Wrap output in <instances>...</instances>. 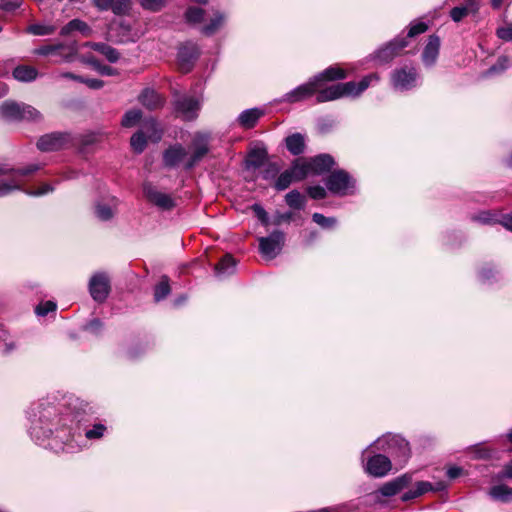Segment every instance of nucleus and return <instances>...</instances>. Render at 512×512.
I'll use <instances>...</instances> for the list:
<instances>
[{
    "label": "nucleus",
    "mask_w": 512,
    "mask_h": 512,
    "mask_svg": "<svg viewBox=\"0 0 512 512\" xmlns=\"http://www.w3.org/2000/svg\"><path fill=\"white\" fill-rule=\"evenodd\" d=\"M77 415L60 413L48 401H41L29 412V435L39 446L60 453H76L85 447L83 440H99L107 432L101 422L82 430Z\"/></svg>",
    "instance_id": "1"
},
{
    "label": "nucleus",
    "mask_w": 512,
    "mask_h": 512,
    "mask_svg": "<svg viewBox=\"0 0 512 512\" xmlns=\"http://www.w3.org/2000/svg\"><path fill=\"white\" fill-rule=\"evenodd\" d=\"M41 167L39 163H32L23 168H13L8 164L0 163V197L14 191H22L34 197L52 193L55 187L49 183H44L37 189H24L26 177L37 172Z\"/></svg>",
    "instance_id": "2"
},
{
    "label": "nucleus",
    "mask_w": 512,
    "mask_h": 512,
    "mask_svg": "<svg viewBox=\"0 0 512 512\" xmlns=\"http://www.w3.org/2000/svg\"><path fill=\"white\" fill-rule=\"evenodd\" d=\"M380 76L378 73H370L364 76L360 81H349L345 83H336L330 86L319 87L316 95L317 103H324L334 101L343 97H359L370 86L379 82Z\"/></svg>",
    "instance_id": "3"
},
{
    "label": "nucleus",
    "mask_w": 512,
    "mask_h": 512,
    "mask_svg": "<svg viewBox=\"0 0 512 512\" xmlns=\"http://www.w3.org/2000/svg\"><path fill=\"white\" fill-rule=\"evenodd\" d=\"M370 450L383 452L396 467H403L411 456L409 442L398 434L386 433L378 437L363 450V455Z\"/></svg>",
    "instance_id": "4"
},
{
    "label": "nucleus",
    "mask_w": 512,
    "mask_h": 512,
    "mask_svg": "<svg viewBox=\"0 0 512 512\" xmlns=\"http://www.w3.org/2000/svg\"><path fill=\"white\" fill-rule=\"evenodd\" d=\"M327 190L336 196H354L359 193L357 179L344 169H335L325 178Z\"/></svg>",
    "instance_id": "5"
},
{
    "label": "nucleus",
    "mask_w": 512,
    "mask_h": 512,
    "mask_svg": "<svg viewBox=\"0 0 512 512\" xmlns=\"http://www.w3.org/2000/svg\"><path fill=\"white\" fill-rule=\"evenodd\" d=\"M421 78L417 68L409 63L396 67L390 74V83L399 92L410 91L420 85Z\"/></svg>",
    "instance_id": "6"
},
{
    "label": "nucleus",
    "mask_w": 512,
    "mask_h": 512,
    "mask_svg": "<svg viewBox=\"0 0 512 512\" xmlns=\"http://www.w3.org/2000/svg\"><path fill=\"white\" fill-rule=\"evenodd\" d=\"M0 114L9 121H33L42 120L41 113L31 105L25 103H17L14 101H5L0 106Z\"/></svg>",
    "instance_id": "7"
},
{
    "label": "nucleus",
    "mask_w": 512,
    "mask_h": 512,
    "mask_svg": "<svg viewBox=\"0 0 512 512\" xmlns=\"http://www.w3.org/2000/svg\"><path fill=\"white\" fill-rule=\"evenodd\" d=\"M175 112L186 121H192L198 117L202 106V97L190 94L175 93L173 96Z\"/></svg>",
    "instance_id": "8"
},
{
    "label": "nucleus",
    "mask_w": 512,
    "mask_h": 512,
    "mask_svg": "<svg viewBox=\"0 0 512 512\" xmlns=\"http://www.w3.org/2000/svg\"><path fill=\"white\" fill-rule=\"evenodd\" d=\"M162 131L154 118L146 119L139 131L134 133L130 139V144L136 153H142L147 144V138L157 142L161 139Z\"/></svg>",
    "instance_id": "9"
},
{
    "label": "nucleus",
    "mask_w": 512,
    "mask_h": 512,
    "mask_svg": "<svg viewBox=\"0 0 512 512\" xmlns=\"http://www.w3.org/2000/svg\"><path fill=\"white\" fill-rule=\"evenodd\" d=\"M361 460L364 471L375 478H381L386 476L392 469L394 463L382 453H375L372 456L366 457V454H361Z\"/></svg>",
    "instance_id": "10"
},
{
    "label": "nucleus",
    "mask_w": 512,
    "mask_h": 512,
    "mask_svg": "<svg viewBox=\"0 0 512 512\" xmlns=\"http://www.w3.org/2000/svg\"><path fill=\"white\" fill-rule=\"evenodd\" d=\"M286 236L281 230H274L268 236L260 237L259 252L264 259L273 260L282 251L285 244Z\"/></svg>",
    "instance_id": "11"
},
{
    "label": "nucleus",
    "mask_w": 512,
    "mask_h": 512,
    "mask_svg": "<svg viewBox=\"0 0 512 512\" xmlns=\"http://www.w3.org/2000/svg\"><path fill=\"white\" fill-rule=\"evenodd\" d=\"M77 46L75 43L65 44H49L41 46L35 49V54L40 56H57L59 60H55V63H68L72 62L77 54Z\"/></svg>",
    "instance_id": "12"
},
{
    "label": "nucleus",
    "mask_w": 512,
    "mask_h": 512,
    "mask_svg": "<svg viewBox=\"0 0 512 512\" xmlns=\"http://www.w3.org/2000/svg\"><path fill=\"white\" fill-rule=\"evenodd\" d=\"M88 290L91 298L97 303H103L111 291V281L106 272H95L89 279Z\"/></svg>",
    "instance_id": "13"
},
{
    "label": "nucleus",
    "mask_w": 512,
    "mask_h": 512,
    "mask_svg": "<svg viewBox=\"0 0 512 512\" xmlns=\"http://www.w3.org/2000/svg\"><path fill=\"white\" fill-rule=\"evenodd\" d=\"M200 47L194 41H186L179 45L177 51V66L183 73L190 72L200 56Z\"/></svg>",
    "instance_id": "14"
},
{
    "label": "nucleus",
    "mask_w": 512,
    "mask_h": 512,
    "mask_svg": "<svg viewBox=\"0 0 512 512\" xmlns=\"http://www.w3.org/2000/svg\"><path fill=\"white\" fill-rule=\"evenodd\" d=\"M72 136L68 132H52L42 135L37 141V148L41 152H53L69 147Z\"/></svg>",
    "instance_id": "15"
},
{
    "label": "nucleus",
    "mask_w": 512,
    "mask_h": 512,
    "mask_svg": "<svg viewBox=\"0 0 512 512\" xmlns=\"http://www.w3.org/2000/svg\"><path fill=\"white\" fill-rule=\"evenodd\" d=\"M407 46L408 41H406L403 35H398L393 40L377 49L369 58L378 61L380 64L388 63L397 57Z\"/></svg>",
    "instance_id": "16"
},
{
    "label": "nucleus",
    "mask_w": 512,
    "mask_h": 512,
    "mask_svg": "<svg viewBox=\"0 0 512 512\" xmlns=\"http://www.w3.org/2000/svg\"><path fill=\"white\" fill-rule=\"evenodd\" d=\"M318 89L319 86L315 79L312 77L306 83L301 84L284 94L280 101L287 103L300 102L315 95Z\"/></svg>",
    "instance_id": "17"
},
{
    "label": "nucleus",
    "mask_w": 512,
    "mask_h": 512,
    "mask_svg": "<svg viewBox=\"0 0 512 512\" xmlns=\"http://www.w3.org/2000/svg\"><path fill=\"white\" fill-rule=\"evenodd\" d=\"M209 135L208 134H197L193 140L194 152L184 163V168L190 170L200 162L205 155L209 152Z\"/></svg>",
    "instance_id": "18"
},
{
    "label": "nucleus",
    "mask_w": 512,
    "mask_h": 512,
    "mask_svg": "<svg viewBox=\"0 0 512 512\" xmlns=\"http://www.w3.org/2000/svg\"><path fill=\"white\" fill-rule=\"evenodd\" d=\"M143 192L149 202L162 210L168 211L175 207V201L169 194L157 190L151 184H145Z\"/></svg>",
    "instance_id": "19"
},
{
    "label": "nucleus",
    "mask_w": 512,
    "mask_h": 512,
    "mask_svg": "<svg viewBox=\"0 0 512 512\" xmlns=\"http://www.w3.org/2000/svg\"><path fill=\"white\" fill-rule=\"evenodd\" d=\"M99 11H111L116 16L128 15L132 9L133 0H92Z\"/></svg>",
    "instance_id": "20"
},
{
    "label": "nucleus",
    "mask_w": 512,
    "mask_h": 512,
    "mask_svg": "<svg viewBox=\"0 0 512 512\" xmlns=\"http://www.w3.org/2000/svg\"><path fill=\"white\" fill-rule=\"evenodd\" d=\"M412 483V474L405 473L402 474L386 483H384L377 493L384 497H392L401 492L402 490L408 488Z\"/></svg>",
    "instance_id": "21"
},
{
    "label": "nucleus",
    "mask_w": 512,
    "mask_h": 512,
    "mask_svg": "<svg viewBox=\"0 0 512 512\" xmlns=\"http://www.w3.org/2000/svg\"><path fill=\"white\" fill-rule=\"evenodd\" d=\"M268 159V151L263 143H257L250 148L245 164L247 169H259L264 166Z\"/></svg>",
    "instance_id": "22"
},
{
    "label": "nucleus",
    "mask_w": 512,
    "mask_h": 512,
    "mask_svg": "<svg viewBox=\"0 0 512 512\" xmlns=\"http://www.w3.org/2000/svg\"><path fill=\"white\" fill-rule=\"evenodd\" d=\"M265 114V110L262 108L254 107L243 110L237 117L236 123L239 127L243 129H252L254 128L258 121Z\"/></svg>",
    "instance_id": "23"
},
{
    "label": "nucleus",
    "mask_w": 512,
    "mask_h": 512,
    "mask_svg": "<svg viewBox=\"0 0 512 512\" xmlns=\"http://www.w3.org/2000/svg\"><path fill=\"white\" fill-rule=\"evenodd\" d=\"M439 50L440 38L437 35H430L421 55L424 66L432 67L435 65Z\"/></svg>",
    "instance_id": "24"
},
{
    "label": "nucleus",
    "mask_w": 512,
    "mask_h": 512,
    "mask_svg": "<svg viewBox=\"0 0 512 512\" xmlns=\"http://www.w3.org/2000/svg\"><path fill=\"white\" fill-rule=\"evenodd\" d=\"M311 173L315 175H323L331 172L335 166V160L330 154H318L309 158Z\"/></svg>",
    "instance_id": "25"
},
{
    "label": "nucleus",
    "mask_w": 512,
    "mask_h": 512,
    "mask_svg": "<svg viewBox=\"0 0 512 512\" xmlns=\"http://www.w3.org/2000/svg\"><path fill=\"white\" fill-rule=\"evenodd\" d=\"M186 156L185 148L181 144H175L164 151L163 162L166 167L175 168L184 161Z\"/></svg>",
    "instance_id": "26"
},
{
    "label": "nucleus",
    "mask_w": 512,
    "mask_h": 512,
    "mask_svg": "<svg viewBox=\"0 0 512 512\" xmlns=\"http://www.w3.org/2000/svg\"><path fill=\"white\" fill-rule=\"evenodd\" d=\"M346 71L339 66H330L321 73L313 76L319 87L325 85L326 82L341 80L346 78Z\"/></svg>",
    "instance_id": "27"
},
{
    "label": "nucleus",
    "mask_w": 512,
    "mask_h": 512,
    "mask_svg": "<svg viewBox=\"0 0 512 512\" xmlns=\"http://www.w3.org/2000/svg\"><path fill=\"white\" fill-rule=\"evenodd\" d=\"M226 21L227 14L217 10L213 13V16L210 18L209 22L201 27L200 32L208 37L213 36L225 25Z\"/></svg>",
    "instance_id": "28"
},
{
    "label": "nucleus",
    "mask_w": 512,
    "mask_h": 512,
    "mask_svg": "<svg viewBox=\"0 0 512 512\" xmlns=\"http://www.w3.org/2000/svg\"><path fill=\"white\" fill-rule=\"evenodd\" d=\"M139 101L149 110L160 108L164 104V98L155 90L150 88H146L142 91L139 96Z\"/></svg>",
    "instance_id": "29"
},
{
    "label": "nucleus",
    "mask_w": 512,
    "mask_h": 512,
    "mask_svg": "<svg viewBox=\"0 0 512 512\" xmlns=\"http://www.w3.org/2000/svg\"><path fill=\"white\" fill-rule=\"evenodd\" d=\"M285 146L290 154L299 156L305 151V136L301 133H293L285 138Z\"/></svg>",
    "instance_id": "30"
},
{
    "label": "nucleus",
    "mask_w": 512,
    "mask_h": 512,
    "mask_svg": "<svg viewBox=\"0 0 512 512\" xmlns=\"http://www.w3.org/2000/svg\"><path fill=\"white\" fill-rule=\"evenodd\" d=\"M479 10V6L476 2V0H466V4L463 6H456L451 9L450 11V17L451 19L458 23L460 22L464 17H466L470 13H477Z\"/></svg>",
    "instance_id": "31"
},
{
    "label": "nucleus",
    "mask_w": 512,
    "mask_h": 512,
    "mask_svg": "<svg viewBox=\"0 0 512 512\" xmlns=\"http://www.w3.org/2000/svg\"><path fill=\"white\" fill-rule=\"evenodd\" d=\"M431 488H432L431 482L418 481L414 484V486L411 489H409L408 491H406L405 493H403L401 495V500L403 502H408L413 499L419 498V497L423 496L424 494L430 492Z\"/></svg>",
    "instance_id": "32"
},
{
    "label": "nucleus",
    "mask_w": 512,
    "mask_h": 512,
    "mask_svg": "<svg viewBox=\"0 0 512 512\" xmlns=\"http://www.w3.org/2000/svg\"><path fill=\"white\" fill-rule=\"evenodd\" d=\"M488 495L494 501L502 503L512 502V488L505 484L492 486L488 491Z\"/></svg>",
    "instance_id": "33"
},
{
    "label": "nucleus",
    "mask_w": 512,
    "mask_h": 512,
    "mask_svg": "<svg viewBox=\"0 0 512 512\" xmlns=\"http://www.w3.org/2000/svg\"><path fill=\"white\" fill-rule=\"evenodd\" d=\"M236 270V261L235 259L227 254L225 255L221 261L215 266V275L218 278H224L231 274H233Z\"/></svg>",
    "instance_id": "34"
},
{
    "label": "nucleus",
    "mask_w": 512,
    "mask_h": 512,
    "mask_svg": "<svg viewBox=\"0 0 512 512\" xmlns=\"http://www.w3.org/2000/svg\"><path fill=\"white\" fill-rule=\"evenodd\" d=\"M12 75L19 82H32L38 76L36 68L28 65H19L13 69Z\"/></svg>",
    "instance_id": "35"
},
{
    "label": "nucleus",
    "mask_w": 512,
    "mask_h": 512,
    "mask_svg": "<svg viewBox=\"0 0 512 512\" xmlns=\"http://www.w3.org/2000/svg\"><path fill=\"white\" fill-rule=\"evenodd\" d=\"M91 49L103 55L110 63H116L120 58L117 49L103 42H94L89 45Z\"/></svg>",
    "instance_id": "36"
},
{
    "label": "nucleus",
    "mask_w": 512,
    "mask_h": 512,
    "mask_svg": "<svg viewBox=\"0 0 512 512\" xmlns=\"http://www.w3.org/2000/svg\"><path fill=\"white\" fill-rule=\"evenodd\" d=\"M296 181H301L307 177L308 174L311 173V167L308 160L303 159H295L290 168H288Z\"/></svg>",
    "instance_id": "37"
},
{
    "label": "nucleus",
    "mask_w": 512,
    "mask_h": 512,
    "mask_svg": "<svg viewBox=\"0 0 512 512\" xmlns=\"http://www.w3.org/2000/svg\"><path fill=\"white\" fill-rule=\"evenodd\" d=\"M74 31H78L82 35L88 36L91 33V28L86 22L80 19H73L61 28L60 34L62 36H67Z\"/></svg>",
    "instance_id": "38"
},
{
    "label": "nucleus",
    "mask_w": 512,
    "mask_h": 512,
    "mask_svg": "<svg viewBox=\"0 0 512 512\" xmlns=\"http://www.w3.org/2000/svg\"><path fill=\"white\" fill-rule=\"evenodd\" d=\"M286 205L293 210H304L307 204L306 197L298 190L294 189L285 195Z\"/></svg>",
    "instance_id": "39"
},
{
    "label": "nucleus",
    "mask_w": 512,
    "mask_h": 512,
    "mask_svg": "<svg viewBox=\"0 0 512 512\" xmlns=\"http://www.w3.org/2000/svg\"><path fill=\"white\" fill-rule=\"evenodd\" d=\"M113 205L105 203H97L95 206L96 217L101 221H109L114 217L115 209L118 204V200L114 197L112 199Z\"/></svg>",
    "instance_id": "40"
},
{
    "label": "nucleus",
    "mask_w": 512,
    "mask_h": 512,
    "mask_svg": "<svg viewBox=\"0 0 512 512\" xmlns=\"http://www.w3.org/2000/svg\"><path fill=\"white\" fill-rule=\"evenodd\" d=\"M501 216H503V214L492 212L490 210H484L474 214L472 216V220L486 225H501Z\"/></svg>",
    "instance_id": "41"
},
{
    "label": "nucleus",
    "mask_w": 512,
    "mask_h": 512,
    "mask_svg": "<svg viewBox=\"0 0 512 512\" xmlns=\"http://www.w3.org/2000/svg\"><path fill=\"white\" fill-rule=\"evenodd\" d=\"M205 10L201 7L189 6L184 13V20L189 25H198L203 22Z\"/></svg>",
    "instance_id": "42"
},
{
    "label": "nucleus",
    "mask_w": 512,
    "mask_h": 512,
    "mask_svg": "<svg viewBox=\"0 0 512 512\" xmlns=\"http://www.w3.org/2000/svg\"><path fill=\"white\" fill-rule=\"evenodd\" d=\"M499 279V271L492 265L486 264L478 272V280L482 284H492Z\"/></svg>",
    "instance_id": "43"
},
{
    "label": "nucleus",
    "mask_w": 512,
    "mask_h": 512,
    "mask_svg": "<svg viewBox=\"0 0 512 512\" xmlns=\"http://www.w3.org/2000/svg\"><path fill=\"white\" fill-rule=\"evenodd\" d=\"M312 220L322 229L331 230L337 226L338 220L335 217H327L322 213L315 212L312 214Z\"/></svg>",
    "instance_id": "44"
},
{
    "label": "nucleus",
    "mask_w": 512,
    "mask_h": 512,
    "mask_svg": "<svg viewBox=\"0 0 512 512\" xmlns=\"http://www.w3.org/2000/svg\"><path fill=\"white\" fill-rule=\"evenodd\" d=\"M295 178L293 177L291 171L289 169H286L282 173H279L275 183L274 187L278 191H283L287 189L291 183L295 182Z\"/></svg>",
    "instance_id": "45"
},
{
    "label": "nucleus",
    "mask_w": 512,
    "mask_h": 512,
    "mask_svg": "<svg viewBox=\"0 0 512 512\" xmlns=\"http://www.w3.org/2000/svg\"><path fill=\"white\" fill-rule=\"evenodd\" d=\"M169 280L166 276L155 286L154 289V300L160 302L170 294Z\"/></svg>",
    "instance_id": "46"
},
{
    "label": "nucleus",
    "mask_w": 512,
    "mask_h": 512,
    "mask_svg": "<svg viewBox=\"0 0 512 512\" xmlns=\"http://www.w3.org/2000/svg\"><path fill=\"white\" fill-rule=\"evenodd\" d=\"M142 117V112L139 109H132L127 111L121 120V125L126 128L134 127Z\"/></svg>",
    "instance_id": "47"
},
{
    "label": "nucleus",
    "mask_w": 512,
    "mask_h": 512,
    "mask_svg": "<svg viewBox=\"0 0 512 512\" xmlns=\"http://www.w3.org/2000/svg\"><path fill=\"white\" fill-rule=\"evenodd\" d=\"M280 165L276 162H268L264 165V169L262 171V178L266 181L277 179L280 173Z\"/></svg>",
    "instance_id": "48"
},
{
    "label": "nucleus",
    "mask_w": 512,
    "mask_h": 512,
    "mask_svg": "<svg viewBox=\"0 0 512 512\" xmlns=\"http://www.w3.org/2000/svg\"><path fill=\"white\" fill-rule=\"evenodd\" d=\"M511 65V61L507 56H500L496 63L493 64L488 70V75H494L504 72Z\"/></svg>",
    "instance_id": "49"
},
{
    "label": "nucleus",
    "mask_w": 512,
    "mask_h": 512,
    "mask_svg": "<svg viewBox=\"0 0 512 512\" xmlns=\"http://www.w3.org/2000/svg\"><path fill=\"white\" fill-rule=\"evenodd\" d=\"M297 215L293 211L279 212L277 211L272 218L271 223L275 226H280L283 223H290L296 219Z\"/></svg>",
    "instance_id": "50"
},
{
    "label": "nucleus",
    "mask_w": 512,
    "mask_h": 512,
    "mask_svg": "<svg viewBox=\"0 0 512 512\" xmlns=\"http://www.w3.org/2000/svg\"><path fill=\"white\" fill-rule=\"evenodd\" d=\"M54 30H55V28L53 26L39 24V23L32 24V25L28 26V28H27L28 33H30L32 35H37V36L50 35L54 32Z\"/></svg>",
    "instance_id": "51"
},
{
    "label": "nucleus",
    "mask_w": 512,
    "mask_h": 512,
    "mask_svg": "<svg viewBox=\"0 0 512 512\" xmlns=\"http://www.w3.org/2000/svg\"><path fill=\"white\" fill-rule=\"evenodd\" d=\"M167 1L168 0H139V3L144 10L158 12L166 6Z\"/></svg>",
    "instance_id": "52"
},
{
    "label": "nucleus",
    "mask_w": 512,
    "mask_h": 512,
    "mask_svg": "<svg viewBox=\"0 0 512 512\" xmlns=\"http://www.w3.org/2000/svg\"><path fill=\"white\" fill-rule=\"evenodd\" d=\"M428 29V25L425 22H412L409 26V30L406 36H403L406 41H408V38L415 37L419 34H422L426 32Z\"/></svg>",
    "instance_id": "53"
},
{
    "label": "nucleus",
    "mask_w": 512,
    "mask_h": 512,
    "mask_svg": "<svg viewBox=\"0 0 512 512\" xmlns=\"http://www.w3.org/2000/svg\"><path fill=\"white\" fill-rule=\"evenodd\" d=\"M57 309V305L54 301H45L40 303L35 308V313L38 316L44 317L48 315L50 312H55Z\"/></svg>",
    "instance_id": "54"
},
{
    "label": "nucleus",
    "mask_w": 512,
    "mask_h": 512,
    "mask_svg": "<svg viewBox=\"0 0 512 512\" xmlns=\"http://www.w3.org/2000/svg\"><path fill=\"white\" fill-rule=\"evenodd\" d=\"M83 329L85 331H88L90 332L91 334L93 335H100L102 330H103V323L100 319L98 318H94L92 320H90L89 322H87L84 326H83Z\"/></svg>",
    "instance_id": "55"
},
{
    "label": "nucleus",
    "mask_w": 512,
    "mask_h": 512,
    "mask_svg": "<svg viewBox=\"0 0 512 512\" xmlns=\"http://www.w3.org/2000/svg\"><path fill=\"white\" fill-rule=\"evenodd\" d=\"M326 189L327 188H324L320 185L309 186L307 188V193L312 199L321 200L324 199L327 195Z\"/></svg>",
    "instance_id": "56"
},
{
    "label": "nucleus",
    "mask_w": 512,
    "mask_h": 512,
    "mask_svg": "<svg viewBox=\"0 0 512 512\" xmlns=\"http://www.w3.org/2000/svg\"><path fill=\"white\" fill-rule=\"evenodd\" d=\"M252 210L255 213V216L264 226H268L270 221L268 217V213L260 204H253Z\"/></svg>",
    "instance_id": "57"
},
{
    "label": "nucleus",
    "mask_w": 512,
    "mask_h": 512,
    "mask_svg": "<svg viewBox=\"0 0 512 512\" xmlns=\"http://www.w3.org/2000/svg\"><path fill=\"white\" fill-rule=\"evenodd\" d=\"M496 36L503 41L512 42V24L498 27L496 29Z\"/></svg>",
    "instance_id": "58"
},
{
    "label": "nucleus",
    "mask_w": 512,
    "mask_h": 512,
    "mask_svg": "<svg viewBox=\"0 0 512 512\" xmlns=\"http://www.w3.org/2000/svg\"><path fill=\"white\" fill-rule=\"evenodd\" d=\"M90 63L101 75L111 76L116 74L115 68L108 65H103L99 63L97 60H91Z\"/></svg>",
    "instance_id": "59"
},
{
    "label": "nucleus",
    "mask_w": 512,
    "mask_h": 512,
    "mask_svg": "<svg viewBox=\"0 0 512 512\" xmlns=\"http://www.w3.org/2000/svg\"><path fill=\"white\" fill-rule=\"evenodd\" d=\"M81 83L86 84L91 89H100L104 85V82L101 79L85 77H82Z\"/></svg>",
    "instance_id": "60"
},
{
    "label": "nucleus",
    "mask_w": 512,
    "mask_h": 512,
    "mask_svg": "<svg viewBox=\"0 0 512 512\" xmlns=\"http://www.w3.org/2000/svg\"><path fill=\"white\" fill-rule=\"evenodd\" d=\"M317 126L321 132L325 133L334 126V121L328 118H321L318 120Z\"/></svg>",
    "instance_id": "61"
},
{
    "label": "nucleus",
    "mask_w": 512,
    "mask_h": 512,
    "mask_svg": "<svg viewBox=\"0 0 512 512\" xmlns=\"http://www.w3.org/2000/svg\"><path fill=\"white\" fill-rule=\"evenodd\" d=\"M463 473H464L463 468H461L459 466H451L446 471V475L450 480H455L456 478L463 475Z\"/></svg>",
    "instance_id": "62"
},
{
    "label": "nucleus",
    "mask_w": 512,
    "mask_h": 512,
    "mask_svg": "<svg viewBox=\"0 0 512 512\" xmlns=\"http://www.w3.org/2000/svg\"><path fill=\"white\" fill-rule=\"evenodd\" d=\"M319 239V233L316 230H311L304 238V245L311 246Z\"/></svg>",
    "instance_id": "63"
},
{
    "label": "nucleus",
    "mask_w": 512,
    "mask_h": 512,
    "mask_svg": "<svg viewBox=\"0 0 512 512\" xmlns=\"http://www.w3.org/2000/svg\"><path fill=\"white\" fill-rule=\"evenodd\" d=\"M501 225L507 230L512 231V213L501 216Z\"/></svg>",
    "instance_id": "64"
}]
</instances>
